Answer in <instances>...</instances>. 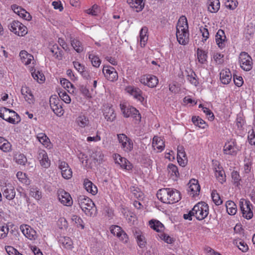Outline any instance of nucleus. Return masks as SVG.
I'll use <instances>...</instances> for the list:
<instances>
[{
	"label": "nucleus",
	"mask_w": 255,
	"mask_h": 255,
	"mask_svg": "<svg viewBox=\"0 0 255 255\" xmlns=\"http://www.w3.org/2000/svg\"><path fill=\"white\" fill-rule=\"evenodd\" d=\"M21 93L27 102L29 104L34 103V97L29 87L23 86L21 89Z\"/></svg>",
	"instance_id": "21"
},
{
	"label": "nucleus",
	"mask_w": 255,
	"mask_h": 255,
	"mask_svg": "<svg viewBox=\"0 0 255 255\" xmlns=\"http://www.w3.org/2000/svg\"><path fill=\"white\" fill-rule=\"evenodd\" d=\"M215 174L217 179L221 184L224 183L226 181L225 172L222 167L219 165L217 168H216Z\"/></svg>",
	"instance_id": "31"
},
{
	"label": "nucleus",
	"mask_w": 255,
	"mask_h": 255,
	"mask_svg": "<svg viewBox=\"0 0 255 255\" xmlns=\"http://www.w3.org/2000/svg\"><path fill=\"white\" fill-rule=\"evenodd\" d=\"M168 168L169 169V172H171L173 175H174L176 177L179 175L178 168L176 165L172 163H170L168 165Z\"/></svg>",
	"instance_id": "57"
},
{
	"label": "nucleus",
	"mask_w": 255,
	"mask_h": 255,
	"mask_svg": "<svg viewBox=\"0 0 255 255\" xmlns=\"http://www.w3.org/2000/svg\"><path fill=\"white\" fill-rule=\"evenodd\" d=\"M238 4V2L236 0H227L225 2L226 6L230 9H235Z\"/></svg>",
	"instance_id": "56"
},
{
	"label": "nucleus",
	"mask_w": 255,
	"mask_h": 255,
	"mask_svg": "<svg viewBox=\"0 0 255 255\" xmlns=\"http://www.w3.org/2000/svg\"><path fill=\"white\" fill-rule=\"evenodd\" d=\"M37 138L43 145L47 146L49 143V139L47 135L44 133H39L37 135Z\"/></svg>",
	"instance_id": "47"
},
{
	"label": "nucleus",
	"mask_w": 255,
	"mask_h": 255,
	"mask_svg": "<svg viewBox=\"0 0 255 255\" xmlns=\"http://www.w3.org/2000/svg\"><path fill=\"white\" fill-rule=\"evenodd\" d=\"M187 80L195 86H197L198 84V81L197 79V75L194 72H192L191 74L187 76Z\"/></svg>",
	"instance_id": "52"
},
{
	"label": "nucleus",
	"mask_w": 255,
	"mask_h": 255,
	"mask_svg": "<svg viewBox=\"0 0 255 255\" xmlns=\"http://www.w3.org/2000/svg\"><path fill=\"white\" fill-rule=\"evenodd\" d=\"M224 55L219 53H216L214 55V59L218 64H221L224 62Z\"/></svg>",
	"instance_id": "64"
},
{
	"label": "nucleus",
	"mask_w": 255,
	"mask_h": 255,
	"mask_svg": "<svg viewBox=\"0 0 255 255\" xmlns=\"http://www.w3.org/2000/svg\"><path fill=\"white\" fill-rule=\"evenodd\" d=\"M59 168L61 170L62 177L66 179L72 176V171L67 163L63 161H59Z\"/></svg>",
	"instance_id": "14"
},
{
	"label": "nucleus",
	"mask_w": 255,
	"mask_h": 255,
	"mask_svg": "<svg viewBox=\"0 0 255 255\" xmlns=\"http://www.w3.org/2000/svg\"><path fill=\"white\" fill-rule=\"evenodd\" d=\"M117 138L121 148L125 152L129 153L133 150V143L132 140L125 134H118Z\"/></svg>",
	"instance_id": "5"
},
{
	"label": "nucleus",
	"mask_w": 255,
	"mask_h": 255,
	"mask_svg": "<svg viewBox=\"0 0 255 255\" xmlns=\"http://www.w3.org/2000/svg\"><path fill=\"white\" fill-rule=\"evenodd\" d=\"M20 230L24 235L30 240L35 239V232L27 225H21Z\"/></svg>",
	"instance_id": "26"
},
{
	"label": "nucleus",
	"mask_w": 255,
	"mask_h": 255,
	"mask_svg": "<svg viewBox=\"0 0 255 255\" xmlns=\"http://www.w3.org/2000/svg\"><path fill=\"white\" fill-rule=\"evenodd\" d=\"M215 40L218 47L222 49L226 46V36L223 30L220 29L215 35Z\"/></svg>",
	"instance_id": "16"
},
{
	"label": "nucleus",
	"mask_w": 255,
	"mask_h": 255,
	"mask_svg": "<svg viewBox=\"0 0 255 255\" xmlns=\"http://www.w3.org/2000/svg\"><path fill=\"white\" fill-rule=\"evenodd\" d=\"M119 159L117 158L116 159V162L120 165V166L123 168L127 170L131 169V165L128 164V163H129L128 161L125 158L122 157L120 155H118Z\"/></svg>",
	"instance_id": "36"
},
{
	"label": "nucleus",
	"mask_w": 255,
	"mask_h": 255,
	"mask_svg": "<svg viewBox=\"0 0 255 255\" xmlns=\"http://www.w3.org/2000/svg\"><path fill=\"white\" fill-rule=\"evenodd\" d=\"M62 103L59 98L56 96H51L49 99V104L50 108L58 105V104Z\"/></svg>",
	"instance_id": "55"
},
{
	"label": "nucleus",
	"mask_w": 255,
	"mask_h": 255,
	"mask_svg": "<svg viewBox=\"0 0 255 255\" xmlns=\"http://www.w3.org/2000/svg\"><path fill=\"white\" fill-rule=\"evenodd\" d=\"M19 56L21 62L26 65L30 64L33 59V56L25 50H22L20 52Z\"/></svg>",
	"instance_id": "32"
},
{
	"label": "nucleus",
	"mask_w": 255,
	"mask_h": 255,
	"mask_svg": "<svg viewBox=\"0 0 255 255\" xmlns=\"http://www.w3.org/2000/svg\"><path fill=\"white\" fill-rule=\"evenodd\" d=\"M77 200L81 209L87 216L92 217L96 214L97 208L90 198L85 195H80Z\"/></svg>",
	"instance_id": "2"
},
{
	"label": "nucleus",
	"mask_w": 255,
	"mask_h": 255,
	"mask_svg": "<svg viewBox=\"0 0 255 255\" xmlns=\"http://www.w3.org/2000/svg\"><path fill=\"white\" fill-rule=\"evenodd\" d=\"M31 75L35 80H36L38 82H41L45 80V76L44 75L40 73L39 71L36 72V70H34L33 71V69L31 70Z\"/></svg>",
	"instance_id": "46"
},
{
	"label": "nucleus",
	"mask_w": 255,
	"mask_h": 255,
	"mask_svg": "<svg viewBox=\"0 0 255 255\" xmlns=\"http://www.w3.org/2000/svg\"><path fill=\"white\" fill-rule=\"evenodd\" d=\"M0 149L5 152H9L11 150L10 143L1 136H0Z\"/></svg>",
	"instance_id": "33"
},
{
	"label": "nucleus",
	"mask_w": 255,
	"mask_h": 255,
	"mask_svg": "<svg viewBox=\"0 0 255 255\" xmlns=\"http://www.w3.org/2000/svg\"><path fill=\"white\" fill-rule=\"evenodd\" d=\"M38 158L43 167L47 168L50 166V163L48 159L47 153L44 150H41L38 154Z\"/></svg>",
	"instance_id": "25"
},
{
	"label": "nucleus",
	"mask_w": 255,
	"mask_h": 255,
	"mask_svg": "<svg viewBox=\"0 0 255 255\" xmlns=\"http://www.w3.org/2000/svg\"><path fill=\"white\" fill-rule=\"evenodd\" d=\"M145 0H127L128 3L135 11H141L144 7Z\"/></svg>",
	"instance_id": "19"
},
{
	"label": "nucleus",
	"mask_w": 255,
	"mask_h": 255,
	"mask_svg": "<svg viewBox=\"0 0 255 255\" xmlns=\"http://www.w3.org/2000/svg\"><path fill=\"white\" fill-rule=\"evenodd\" d=\"M197 56L199 63L204 64L207 61V53L203 50L198 48L197 50Z\"/></svg>",
	"instance_id": "39"
},
{
	"label": "nucleus",
	"mask_w": 255,
	"mask_h": 255,
	"mask_svg": "<svg viewBox=\"0 0 255 255\" xmlns=\"http://www.w3.org/2000/svg\"><path fill=\"white\" fill-rule=\"evenodd\" d=\"M139 81L141 84L150 88H154L157 85L158 79L154 75H144L140 77Z\"/></svg>",
	"instance_id": "10"
},
{
	"label": "nucleus",
	"mask_w": 255,
	"mask_h": 255,
	"mask_svg": "<svg viewBox=\"0 0 255 255\" xmlns=\"http://www.w3.org/2000/svg\"><path fill=\"white\" fill-rule=\"evenodd\" d=\"M103 115L107 121L110 122H113L116 118V115L114 109L109 105L104 106Z\"/></svg>",
	"instance_id": "18"
},
{
	"label": "nucleus",
	"mask_w": 255,
	"mask_h": 255,
	"mask_svg": "<svg viewBox=\"0 0 255 255\" xmlns=\"http://www.w3.org/2000/svg\"><path fill=\"white\" fill-rule=\"evenodd\" d=\"M0 117L12 124H18L20 122V118L16 112L3 107H0Z\"/></svg>",
	"instance_id": "3"
},
{
	"label": "nucleus",
	"mask_w": 255,
	"mask_h": 255,
	"mask_svg": "<svg viewBox=\"0 0 255 255\" xmlns=\"http://www.w3.org/2000/svg\"><path fill=\"white\" fill-rule=\"evenodd\" d=\"M58 199L59 201L65 206H70L73 203V200L70 194L65 191L60 192L58 194Z\"/></svg>",
	"instance_id": "17"
},
{
	"label": "nucleus",
	"mask_w": 255,
	"mask_h": 255,
	"mask_svg": "<svg viewBox=\"0 0 255 255\" xmlns=\"http://www.w3.org/2000/svg\"><path fill=\"white\" fill-rule=\"evenodd\" d=\"M59 97L65 103L69 104L71 102V98L66 92H61L59 94Z\"/></svg>",
	"instance_id": "62"
},
{
	"label": "nucleus",
	"mask_w": 255,
	"mask_h": 255,
	"mask_svg": "<svg viewBox=\"0 0 255 255\" xmlns=\"http://www.w3.org/2000/svg\"><path fill=\"white\" fill-rule=\"evenodd\" d=\"M239 150L235 139H231L227 141L224 146V153L226 154L235 156Z\"/></svg>",
	"instance_id": "11"
},
{
	"label": "nucleus",
	"mask_w": 255,
	"mask_h": 255,
	"mask_svg": "<svg viewBox=\"0 0 255 255\" xmlns=\"http://www.w3.org/2000/svg\"><path fill=\"white\" fill-rule=\"evenodd\" d=\"M147 32V28L146 27H142L140 31V44L141 47L145 45L147 40L148 37L146 35Z\"/></svg>",
	"instance_id": "41"
},
{
	"label": "nucleus",
	"mask_w": 255,
	"mask_h": 255,
	"mask_svg": "<svg viewBox=\"0 0 255 255\" xmlns=\"http://www.w3.org/2000/svg\"><path fill=\"white\" fill-rule=\"evenodd\" d=\"M30 195L37 200H39L42 197L41 192L37 187H32L30 188Z\"/></svg>",
	"instance_id": "42"
},
{
	"label": "nucleus",
	"mask_w": 255,
	"mask_h": 255,
	"mask_svg": "<svg viewBox=\"0 0 255 255\" xmlns=\"http://www.w3.org/2000/svg\"><path fill=\"white\" fill-rule=\"evenodd\" d=\"M248 140L251 145H255V132L253 129L249 132Z\"/></svg>",
	"instance_id": "63"
},
{
	"label": "nucleus",
	"mask_w": 255,
	"mask_h": 255,
	"mask_svg": "<svg viewBox=\"0 0 255 255\" xmlns=\"http://www.w3.org/2000/svg\"><path fill=\"white\" fill-rule=\"evenodd\" d=\"M188 189V194L194 197L198 195L200 191V186L198 181L195 179H192L190 180Z\"/></svg>",
	"instance_id": "13"
},
{
	"label": "nucleus",
	"mask_w": 255,
	"mask_h": 255,
	"mask_svg": "<svg viewBox=\"0 0 255 255\" xmlns=\"http://www.w3.org/2000/svg\"><path fill=\"white\" fill-rule=\"evenodd\" d=\"M239 61L241 68L246 71H250L253 68L252 57L246 52H242L239 55Z\"/></svg>",
	"instance_id": "6"
},
{
	"label": "nucleus",
	"mask_w": 255,
	"mask_h": 255,
	"mask_svg": "<svg viewBox=\"0 0 255 255\" xmlns=\"http://www.w3.org/2000/svg\"><path fill=\"white\" fill-rule=\"evenodd\" d=\"M226 207L229 214L234 215L236 213L237 211V206L234 202L228 201L226 203Z\"/></svg>",
	"instance_id": "37"
},
{
	"label": "nucleus",
	"mask_w": 255,
	"mask_h": 255,
	"mask_svg": "<svg viewBox=\"0 0 255 255\" xmlns=\"http://www.w3.org/2000/svg\"><path fill=\"white\" fill-rule=\"evenodd\" d=\"M122 231V229L117 225H113L110 227L111 233L117 237L118 235H119Z\"/></svg>",
	"instance_id": "58"
},
{
	"label": "nucleus",
	"mask_w": 255,
	"mask_h": 255,
	"mask_svg": "<svg viewBox=\"0 0 255 255\" xmlns=\"http://www.w3.org/2000/svg\"><path fill=\"white\" fill-rule=\"evenodd\" d=\"M192 121L195 126L201 128H205L207 126L205 122L199 117L193 116L192 118Z\"/></svg>",
	"instance_id": "43"
},
{
	"label": "nucleus",
	"mask_w": 255,
	"mask_h": 255,
	"mask_svg": "<svg viewBox=\"0 0 255 255\" xmlns=\"http://www.w3.org/2000/svg\"><path fill=\"white\" fill-rule=\"evenodd\" d=\"M14 158L16 162L20 165H24L27 162V158L23 154L20 153L15 155Z\"/></svg>",
	"instance_id": "49"
},
{
	"label": "nucleus",
	"mask_w": 255,
	"mask_h": 255,
	"mask_svg": "<svg viewBox=\"0 0 255 255\" xmlns=\"http://www.w3.org/2000/svg\"><path fill=\"white\" fill-rule=\"evenodd\" d=\"M220 78L223 84H228L232 79V74L229 69L222 70L220 74Z\"/></svg>",
	"instance_id": "24"
},
{
	"label": "nucleus",
	"mask_w": 255,
	"mask_h": 255,
	"mask_svg": "<svg viewBox=\"0 0 255 255\" xmlns=\"http://www.w3.org/2000/svg\"><path fill=\"white\" fill-rule=\"evenodd\" d=\"M77 125L81 128H85L89 125V118L84 115H79L76 120Z\"/></svg>",
	"instance_id": "34"
},
{
	"label": "nucleus",
	"mask_w": 255,
	"mask_h": 255,
	"mask_svg": "<svg viewBox=\"0 0 255 255\" xmlns=\"http://www.w3.org/2000/svg\"><path fill=\"white\" fill-rule=\"evenodd\" d=\"M58 242L60 246H62L64 248L67 250H71L73 248V242L69 237L60 236L59 238Z\"/></svg>",
	"instance_id": "22"
},
{
	"label": "nucleus",
	"mask_w": 255,
	"mask_h": 255,
	"mask_svg": "<svg viewBox=\"0 0 255 255\" xmlns=\"http://www.w3.org/2000/svg\"><path fill=\"white\" fill-rule=\"evenodd\" d=\"M120 108L125 117L128 118L131 117L134 118L136 121L138 122L140 121L141 115L139 111L135 108L132 106L127 107L124 104H121Z\"/></svg>",
	"instance_id": "7"
},
{
	"label": "nucleus",
	"mask_w": 255,
	"mask_h": 255,
	"mask_svg": "<svg viewBox=\"0 0 255 255\" xmlns=\"http://www.w3.org/2000/svg\"><path fill=\"white\" fill-rule=\"evenodd\" d=\"M49 49L55 58L61 60L63 58V51L57 44L49 45Z\"/></svg>",
	"instance_id": "23"
},
{
	"label": "nucleus",
	"mask_w": 255,
	"mask_h": 255,
	"mask_svg": "<svg viewBox=\"0 0 255 255\" xmlns=\"http://www.w3.org/2000/svg\"><path fill=\"white\" fill-rule=\"evenodd\" d=\"M126 90L128 93L132 96L134 99L137 100L143 105L144 98L142 96L143 93L140 89L133 86H128L126 88Z\"/></svg>",
	"instance_id": "12"
},
{
	"label": "nucleus",
	"mask_w": 255,
	"mask_h": 255,
	"mask_svg": "<svg viewBox=\"0 0 255 255\" xmlns=\"http://www.w3.org/2000/svg\"><path fill=\"white\" fill-rule=\"evenodd\" d=\"M51 109L57 116L60 117L63 115L64 110L62 107V103L55 105L53 107H51Z\"/></svg>",
	"instance_id": "50"
},
{
	"label": "nucleus",
	"mask_w": 255,
	"mask_h": 255,
	"mask_svg": "<svg viewBox=\"0 0 255 255\" xmlns=\"http://www.w3.org/2000/svg\"><path fill=\"white\" fill-rule=\"evenodd\" d=\"M169 200L170 202L168 204H173L174 203H176L178 202L181 199V195L179 191L169 188Z\"/></svg>",
	"instance_id": "27"
},
{
	"label": "nucleus",
	"mask_w": 255,
	"mask_h": 255,
	"mask_svg": "<svg viewBox=\"0 0 255 255\" xmlns=\"http://www.w3.org/2000/svg\"><path fill=\"white\" fill-rule=\"evenodd\" d=\"M149 224L151 228L157 232H161L164 229L163 225L159 221L151 220L149 222Z\"/></svg>",
	"instance_id": "35"
},
{
	"label": "nucleus",
	"mask_w": 255,
	"mask_h": 255,
	"mask_svg": "<svg viewBox=\"0 0 255 255\" xmlns=\"http://www.w3.org/2000/svg\"><path fill=\"white\" fill-rule=\"evenodd\" d=\"M60 83L64 88L66 89L69 91L70 88H73L74 87L73 85L67 79L63 78L61 79Z\"/></svg>",
	"instance_id": "59"
},
{
	"label": "nucleus",
	"mask_w": 255,
	"mask_h": 255,
	"mask_svg": "<svg viewBox=\"0 0 255 255\" xmlns=\"http://www.w3.org/2000/svg\"><path fill=\"white\" fill-rule=\"evenodd\" d=\"M194 216L198 220L205 219L209 214V207L204 202H200L196 204L192 208Z\"/></svg>",
	"instance_id": "4"
},
{
	"label": "nucleus",
	"mask_w": 255,
	"mask_h": 255,
	"mask_svg": "<svg viewBox=\"0 0 255 255\" xmlns=\"http://www.w3.org/2000/svg\"><path fill=\"white\" fill-rule=\"evenodd\" d=\"M231 178L233 184L235 186L239 187L241 185L240 182L242 181V178L239 173L237 171L234 170L231 173Z\"/></svg>",
	"instance_id": "38"
},
{
	"label": "nucleus",
	"mask_w": 255,
	"mask_h": 255,
	"mask_svg": "<svg viewBox=\"0 0 255 255\" xmlns=\"http://www.w3.org/2000/svg\"><path fill=\"white\" fill-rule=\"evenodd\" d=\"M88 58L94 67L98 68L100 66L101 61L98 56L89 52Z\"/></svg>",
	"instance_id": "40"
},
{
	"label": "nucleus",
	"mask_w": 255,
	"mask_h": 255,
	"mask_svg": "<svg viewBox=\"0 0 255 255\" xmlns=\"http://www.w3.org/2000/svg\"><path fill=\"white\" fill-rule=\"evenodd\" d=\"M169 188H162L159 189L156 194L157 198L164 203L168 204L170 202L169 199Z\"/></svg>",
	"instance_id": "20"
},
{
	"label": "nucleus",
	"mask_w": 255,
	"mask_h": 255,
	"mask_svg": "<svg viewBox=\"0 0 255 255\" xmlns=\"http://www.w3.org/2000/svg\"><path fill=\"white\" fill-rule=\"evenodd\" d=\"M8 230V228L7 226L0 223V239H3L6 237Z\"/></svg>",
	"instance_id": "54"
},
{
	"label": "nucleus",
	"mask_w": 255,
	"mask_h": 255,
	"mask_svg": "<svg viewBox=\"0 0 255 255\" xmlns=\"http://www.w3.org/2000/svg\"><path fill=\"white\" fill-rule=\"evenodd\" d=\"M239 205L243 216L248 220L252 219L253 216V213L251 209L252 204L250 202L244 199H241L239 202Z\"/></svg>",
	"instance_id": "8"
},
{
	"label": "nucleus",
	"mask_w": 255,
	"mask_h": 255,
	"mask_svg": "<svg viewBox=\"0 0 255 255\" xmlns=\"http://www.w3.org/2000/svg\"><path fill=\"white\" fill-rule=\"evenodd\" d=\"M72 220L73 221L75 222L76 224H77V226L81 227V229H83L84 228V225L83 224V221L82 219L79 216L77 215H73L72 217Z\"/></svg>",
	"instance_id": "60"
},
{
	"label": "nucleus",
	"mask_w": 255,
	"mask_h": 255,
	"mask_svg": "<svg viewBox=\"0 0 255 255\" xmlns=\"http://www.w3.org/2000/svg\"><path fill=\"white\" fill-rule=\"evenodd\" d=\"M11 8L14 13L17 14L20 17L23 18L27 21H29L31 19L32 17L24 9L22 8L21 6H19L16 4H12L11 5Z\"/></svg>",
	"instance_id": "15"
},
{
	"label": "nucleus",
	"mask_w": 255,
	"mask_h": 255,
	"mask_svg": "<svg viewBox=\"0 0 255 255\" xmlns=\"http://www.w3.org/2000/svg\"><path fill=\"white\" fill-rule=\"evenodd\" d=\"M181 23V20L178 22L176 26V37L179 43L181 45H186L189 41V32L187 19L184 17Z\"/></svg>",
	"instance_id": "1"
},
{
	"label": "nucleus",
	"mask_w": 255,
	"mask_h": 255,
	"mask_svg": "<svg viewBox=\"0 0 255 255\" xmlns=\"http://www.w3.org/2000/svg\"><path fill=\"white\" fill-rule=\"evenodd\" d=\"M160 238L167 244H171L174 242V239L173 238L164 233L161 234Z\"/></svg>",
	"instance_id": "61"
},
{
	"label": "nucleus",
	"mask_w": 255,
	"mask_h": 255,
	"mask_svg": "<svg viewBox=\"0 0 255 255\" xmlns=\"http://www.w3.org/2000/svg\"><path fill=\"white\" fill-rule=\"evenodd\" d=\"M112 69V72L110 74H106V78L110 81L114 82L116 81L118 79V75L117 72L116 71L115 68H111Z\"/></svg>",
	"instance_id": "51"
},
{
	"label": "nucleus",
	"mask_w": 255,
	"mask_h": 255,
	"mask_svg": "<svg viewBox=\"0 0 255 255\" xmlns=\"http://www.w3.org/2000/svg\"><path fill=\"white\" fill-rule=\"evenodd\" d=\"M71 41V45L77 52L81 53L83 51V46L79 40L77 39H73Z\"/></svg>",
	"instance_id": "44"
},
{
	"label": "nucleus",
	"mask_w": 255,
	"mask_h": 255,
	"mask_svg": "<svg viewBox=\"0 0 255 255\" xmlns=\"http://www.w3.org/2000/svg\"><path fill=\"white\" fill-rule=\"evenodd\" d=\"M211 197L213 201L216 205H220L222 204L223 201L221 200L219 194L217 192V191L214 190L211 193Z\"/></svg>",
	"instance_id": "48"
},
{
	"label": "nucleus",
	"mask_w": 255,
	"mask_h": 255,
	"mask_svg": "<svg viewBox=\"0 0 255 255\" xmlns=\"http://www.w3.org/2000/svg\"><path fill=\"white\" fill-rule=\"evenodd\" d=\"M16 177L19 181L22 183L28 185L29 183V181L26 178L25 174L23 173L22 172H18L16 174Z\"/></svg>",
	"instance_id": "53"
},
{
	"label": "nucleus",
	"mask_w": 255,
	"mask_h": 255,
	"mask_svg": "<svg viewBox=\"0 0 255 255\" xmlns=\"http://www.w3.org/2000/svg\"><path fill=\"white\" fill-rule=\"evenodd\" d=\"M9 30L18 36H23L27 33L26 27L18 21H13L8 25Z\"/></svg>",
	"instance_id": "9"
},
{
	"label": "nucleus",
	"mask_w": 255,
	"mask_h": 255,
	"mask_svg": "<svg viewBox=\"0 0 255 255\" xmlns=\"http://www.w3.org/2000/svg\"><path fill=\"white\" fill-rule=\"evenodd\" d=\"M208 10L212 13H216L220 9L219 0H208L207 2Z\"/></svg>",
	"instance_id": "29"
},
{
	"label": "nucleus",
	"mask_w": 255,
	"mask_h": 255,
	"mask_svg": "<svg viewBox=\"0 0 255 255\" xmlns=\"http://www.w3.org/2000/svg\"><path fill=\"white\" fill-rule=\"evenodd\" d=\"M129 191L133 195L134 197L139 199L143 198V193L137 187L131 186L129 188Z\"/></svg>",
	"instance_id": "45"
},
{
	"label": "nucleus",
	"mask_w": 255,
	"mask_h": 255,
	"mask_svg": "<svg viewBox=\"0 0 255 255\" xmlns=\"http://www.w3.org/2000/svg\"><path fill=\"white\" fill-rule=\"evenodd\" d=\"M3 196L8 200H11L15 196L14 188L12 186H5L2 192Z\"/></svg>",
	"instance_id": "28"
},
{
	"label": "nucleus",
	"mask_w": 255,
	"mask_h": 255,
	"mask_svg": "<svg viewBox=\"0 0 255 255\" xmlns=\"http://www.w3.org/2000/svg\"><path fill=\"white\" fill-rule=\"evenodd\" d=\"M84 186L87 192L91 193L92 195H95L98 192V189L90 180L86 179L84 181Z\"/></svg>",
	"instance_id": "30"
}]
</instances>
